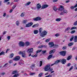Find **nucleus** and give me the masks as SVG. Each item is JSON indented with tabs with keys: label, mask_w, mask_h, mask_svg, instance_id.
<instances>
[{
	"label": "nucleus",
	"mask_w": 77,
	"mask_h": 77,
	"mask_svg": "<svg viewBox=\"0 0 77 77\" xmlns=\"http://www.w3.org/2000/svg\"><path fill=\"white\" fill-rule=\"evenodd\" d=\"M42 28H40L39 29V32L40 34V35L42 38L44 37L45 35H47V32L45 31H44L42 32ZM41 32L42 33H41Z\"/></svg>",
	"instance_id": "1"
},
{
	"label": "nucleus",
	"mask_w": 77,
	"mask_h": 77,
	"mask_svg": "<svg viewBox=\"0 0 77 77\" xmlns=\"http://www.w3.org/2000/svg\"><path fill=\"white\" fill-rule=\"evenodd\" d=\"M50 68H51L50 65L48 64L45 66L44 69L45 71H48Z\"/></svg>",
	"instance_id": "2"
},
{
	"label": "nucleus",
	"mask_w": 77,
	"mask_h": 77,
	"mask_svg": "<svg viewBox=\"0 0 77 77\" xmlns=\"http://www.w3.org/2000/svg\"><path fill=\"white\" fill-rule=\"evenodd\" d=\"M57 60H60V62H61L62 64H65V63H66V60L63 58L62 60L61 59Z\"/></svg>",
	"instance_id": "3"
},
{
	"label": "nucleus",
	"mask_w": 77,
	"mask_h": 77,
	"mask_svg": "<svg viewBox=\"0 0 77 77\" xmlns=\"http://www.w3.org/2000/svg\"><path fill=\"white\" fill-rule=\"evenodd\" d=\"M33 20L34 21H40V20H41V18L38 17L34 18Z\"/></svg>",
	"instance_id": "4"
},
{
	"label": "nucleus",
	"mask_w": 77,
	"mask_h": 77,
	"mask_svg": "<svg viewBox=\"0 0 77 77\" xmlns=\"http://www.w3.org/2000/svg\"><path fill=\"white\" fill-rule=\"evenodd\" d=\"M60 8H58L57 9L58 10V11H62L64 9V7L63 6V5H60Z\"/></svg>",
	"instance_id": "5"
},
{
	"label": "nucleus",
	"mask_w": 77,
	"mask_h": 77,
	"mask_svg": "<svg viewBox=\"0 0 77 77\" xmlns=\"http://www.w3.org/2000/svg\"><path fill=\"white\" fill-rule=\"evenodd\" d=\"M19 45L20 47H24L25 45V43L23 42H19Z\"/></svg>",
	"instance_id": "6"
},
{
	"label": "nucleus",
	"mask_w": 77,
	"mask_h": 77,
	"mask_svg": "<svg viewBox=\"0 0 77 77\" xmlns=\"http://www.w3.org/2000/svg\"><path fill=\"white\" fill-rule=\"evenodd\" d=\"M60 54L62 56H65L66 54V51H61L60 52Z\"/></svg>",
	"instance_id": "7"
},
{
	"label": "nucleus",
	"mask_w": 77,
	"mask_h": 77,
	"mask_svg": "<svg viewBox=\"0 0 77 77\" xmlns=\"http://www.w3.org/2000/svg\"><path fill=\"white\" fill-rule=\"evenodd\" d=\"M20 59V56H17L15 57L14 58L13 60L15 61H17V60H19Z\"/></svg>",
	"instance_id": "8"
},
{
	"label": "nucleus",
	"mask_w": 77,
	"mask_h": 77,
	"mask_svg": "<svg viewBox=\"0 0 77 77\" xmlns=\"http://www.w3.org/2000/svg\"><path fill=\"white\" fill-rule=\"evenodd\" d=\"M49 45H50L49 47H50V48H51V47H53L54 46V44L53 43V42H51L49 43Z\"/></svg>",
	"instance_id": "9"
},
{
	"label": "nucleus",
	"mask_w": 77,
	"mask_h": 77,
	"mask_svg": "<svg viewBox=\"0 0 77 77\" xmlns=\"http://www.w3.org/2000/svg\"><path fill=\"white\" fill-rule=\"evenodd\" d=\"M60 60H57L56 61H55V63L53 64H52L51 65V66H53L54 65H57V64H58L59 63H60Z\"/></svg>",
	"instance_id": "10"
},
{
	"label": "nucleus",
	"mask_w": 77,
	"mask_h": 77,
	"mask_svg": "<svg viewBox=\"0 0 77 77\" xmlns=\"http://www.w3.org/2000/svg\"><path fill=\"white\" fill-rule=\"evenodd\" d=\"M33 48H32L30 49H29L27 51L28 53H31L33 52Z\"/></svg>",
	"instance_id": "11"
},
{
	"label": "nucleus",
	"mask_w": 77,
	"mask_h": 77,
	"mask_svg": "<svg viewBox=\"0 0 77 77\" xmlns=\"http://www.w3.org/2000/svg\"><path fill=\"white\" fill-rule=\"evenodd\" d=\"M33 25V23L31 22L30 23L26 25V27H30Z\"/></svg>",
	"instance_id": "12"
},
{
	"label": "nucleus",
	"mask_w": 77,
	"mask_h": 77,
	"mask_svg": "<svg viewBox=\"0 0 77 77\" xmlns=\"http://www.w3.org/2000/svg\"><path fill=\"white\" fill-rule=\"evenodd\" d=\"M48 7V5L45 4V5H43L42 7V9H45V8H46Z\"/></svg>",
	"instance_id": "13"
},
{
	"label": "nucleus",
	"mask_w": 77,
	"mask_h": 77,
	"mask_svg": "<svg viewBox=\"0 0 77 77\" xmlns=\"http://www.w3.org/2000/svg\"><path fill=\"white\" fill-rule=\"evenodd\" d=\"M37 9L39 10L40 8H41V5L40 3H38L37 5Z\"/></svg>",
	"instance_id": "14"
},
{
	"label": "nucleus",
	"mask_w": 77,
	"mask_h": 77,
	"mask_svg": "<svg viewBox=\"0 0 77 77\" xmlns=\"http://www.w3.org/2000/svg\"><path fill=\"white\" fill-rule=\"evenodd\" d=\"M22 56L23 57H26V53H25V51H23V54H22Z\"/></svg>",
	"instance_id": "15"
},
{
	"label": "nucleus",
	"mask_w": 77,
	"mask_h": 77,
	"mask_svg": "<svg viewBox=\"0 0 77 77\" xmlns=\"http://www.w3.org/2000/svg\"><path fill=\"white\" fill-rule=\"evenodd\" d=\"M55 51H56V50H55V49L51 50V51H50L49 52V53L50 54H53V53H54V52H55Z\"/></svg>",
	"instance_id": "16"
},
{
	"label": "nucleus",
	"mask_w": 77,
	"mask_h": 77,
	"mask_svg": "<svg viewBox=\"0 0 77 77\" xmlns=\"http://www.w3.org/2000/svg\"><path fill=\"white\" fill-rule=\"evenodd\" d=\"M71 58H72V55H70L68 56L66 59V60H70Z\"/></svg>",
	"instance_id": "17"
},
{
	"label": "nucleus",
	"mask_w": 77,
	"mask_h": 77,
	"mask_svg": "<svg viewBox=\"0 0 77 77\" xmlns=\"http://www.w3.org/2000/svg\"><path fill=\"white\" fill-rule=\"evenodd\" d=\"M53 54H50L49 55V56L48 57L47 59L48 60H49V59H50L52 57H53Z\"/></svg>",
	"instance_id": "18"
},
{
	"label": "nucleus",
	"mask_w": 77,
	"mask_h": 77,
	"mask_svg": "<svg viewBox=\"0 0 77 77\" xmlns=\"http://www.w3.org/2000/svg\"><path fill=\"white\" fill-rule=\"evenodd\" d=\"M77 35L75 36L74 38V42H77Z\"/></svg>",
	"instance_id": "19"
},
{
	"label": "nucleus",
	"mask_w": 77,
	"mask_h": 77,
	"mask_svg": "<svg viewBox=\"0 0 77 77\" xmlns=\"http://www.w3.org/2000/svg\"><path fill=\"white\" fill-rule=\"evenodd\" d=\"M38 32H39V31L38 30H36L34 31V34H38Z\"/></svg>",
	"instance_id": "20"
},
{
	"label": "nucleus",
	"mask_w": 77,
	"mask_h": 77,
	"mask_svg": "<svg viewBox=\"0 0 77 77\" xmlns=\"http://www.w3.org/2000/svg\"><path fill=\"white\" fill-rule=\"evenodd\" d=\"M74 44V42H71L68 44V45L69 46V47H71L72 45H73Z\"/></svg>",
	"instance_id": "21"
},
{
	"label": "nucleus",
	"mask_w": 77,
	"mask_h": 77,
	"mask_svg": "<svg viewBox=\"0 0 77 77\" xmlns=\"http://www.w3.org/2000/svg\"><path fill=\"white\" fill-rule=\"evenodd\" d=\"M39 26V24H38V23H37L36 24L32 26V27L33 28V27H38Z\"/></svg>",
	"instance_id": "22"
},
{
	"label": "nucleus",
	"mask_w": 77,
	"mask_h": 77,
	"mask_svg": "<svg viewBox=\"0 0 77 77\" xmlns=\"http://www.w3.org/2000/svg\"><path fill=\"white\" fill-rule=\"evenodd\" d=\"M16 73L17 74L18 73V71H17V70H15L13 71L12 72V74H16Z\"/></svg>",
	"instance_id": "23"
},
{
	"label": "nucleus",
	"mask_w": 77,
	"mask_h": 77,
	"mask_svg": "<svg viewBox=\"0 0 77 77\" xmlns=\"http://www.w3.org/2000/svg\"><path fill=\"white\" fill-rule=\"evenodd\" d=\"M62 19L60 18H57V19H56V21H60Z\"/></svg>",
	"instance_id": "24"
},
{
	"label": "nucleus",
	"mask_w": 77,
	"mask_h": 77,
	"mask_svg": "<svg viewBox=\"0 0 77 77\" xmlns=\"http://www.w3.org/2000/svg\"><path fill=\"white\" fill-rule=\"evenodd\" d=\"M35 64H32V66H31V69H32V70H33V67H35Z\"/></svg>",
	"instance_id": "25"
},
{
	"label": "nucleus",
	"mask_w": 77,
	"mask_h": 77,
	"mask_svg": "<svg viewBox=\"0 0 77 77\" xmlns=\"http://www.w3.org/2000/svg\"><path fill=\"white\" fill-rule=\"evenodd\" d=\"M76 28L77 27L75 26L71 28L70 30H72L73 29H76Z\"/></svg>",
	"instance_id": "26"
},
{
	"label": "nucleus",
	"mask_w": 77,
	"mask_h": 77,
	"mask_svg": "<svg viewBox=\"0 0 77 77\" xmlns=\"http://www.w3.org/2000/svg\"><path fill=\"white\" fill-rule=\"evenodd\" d=\"M4 54H5V52H4L3 51H2L0 53V56H2V55H4Z\"/></svg>",
	"instance_id": "27"
},
{
	"label": "nucleus",
	"mask_w": 77,
	"mask_h": 77,
	"mask_svg": "<svg viewBox=\"0 0 77 77\" xmlns=\"http://www.w3.org/2000/svg\"><path fill=\"white\" fill-rule=\"evenodd\" d=\"M50 39H51L50 38H48V39H46L45 41V42H49V41H50Z\"/></svg>",
	"instance_id": "28"
},
{
	"label": "nucleus",
	"mask_w": 77,
	"mask_h": 77,
	"mask_svg": "<svg viewBox=\"0 0 77 77\" xmlns=\"http://www.w3.org/2000/svg\"><path fill=\"white\" fill-rule=\"evenodd\" d=\"M74 36L72 35V38L70 39V41H72L73 40V39H74Z\"/></svg>",
	"instance_id": "29"
},
{
	"label": "nucleus",
	"mask_w": 77,
	"mask_h": 77,
	"mask_svg": "<svg viewBox=\"0 0 77 77\" xmlns=\"http://www.w3.org/2000/svg\"><path fill=\"white\" fill-rule=\"evenodd\" d=\"M70 27H67L66 29H65V31H66V30L68 31V30H70Z\"/></svg>",
	"instance_id": "30"
},
{
	"label": "nucleus",
	"mask_w": 77,
	"mask_h": 77,
	"mask_svg": "<svg viewBox=\"0 0 77 77\" xmlns=\"http://www.w3.org/2000/svg\"><path fill=\"white\" fill-rule=\"evenodd\" d=\"M27 21L26 20H24L23 21V24H26V23H27Z\"/></svg>",
	"instance_id": "31"
},
{
	"label": "nucleus",
	"mask_w": 77,
	"mask_h": 77,
	"mask_svg": "<svg viewBox=\"0 0 77 77\" xmlns=\"http://www.w3.org/2000/svg\"><path fill=\"white\" fill-rule=\"evenodd\" d=\"M31 3V2H27L26 3V4H25V6H28V5H29Z\"/></svg>",
	"instance_id": "32"
},
{
	"label": "nucleus",
	"mask_w": 77,
	"mask_h": 77,
	"mask_svg": "<svg viewBox=\"0 0 77 77\" xmlns=\"http://www.w3.org/2000/svg\"><path fill=\"white\" fill-rule=\"evenodd\" d=\"M19 23L20 22H18V21H17L16 23V25L18 26H19V24H20Z\"/></svg>",
	"instance_id": "33"
},
{
	"label": "nucleus",
	"mask_w": 77,
	"mask_h": 77,
	"mask_svg": "<svg viewBox=\"0 0 77 77\" xmlns=\"http://www.w3.org/2000/svg\"><path fill=\"white\" fill-rule=\"evenodd\" d=\"M24 16V12L22 13L20 15V17H23Z\"/></svg>",
	"instance_id": "34"
},
{
	"label": "nucleus",
	"mask_w": 77,
	"mask_h": 77,
	"mask_svg": "<svg viewBox=\"0 0 77 77\" xmlns=\"http://www.w3.org/2000/svg\"><path fill=\"white\" fill-rule=\"evenodd\" d=\"M63 13H65L66 14H67V13H68V11H67L66 10H63Z\"/></svg>",
	"instance_id": "35"
},
{
	"label": "nucleus",
	"mask_w": 77,
	"mask_h": 77,
	"mask_svg": "<svg viewBox=\"0 0 77 77\" xmlns=\"http://www.w3.org/2000/svg\"><path fill=\"white\" fill-rule=\"evenodd\" d=\"M46 52H47V51H42V53L43 54H45V53H46Z\"/></svg>",
	"instance_id": "36"
},
{
	"label": "nucleus",
	"mask_w": 77,
	"mask_h": 77,
	"mask_svg": "<svg viewBox=\"0 0 77 77\" xmlns=\"http://www.w3.org/2000/svg\"><path fill=\"white\" fill-rule=\"evenodd\" d=\"M29 44L30 43H29V42H26L25 43V44H26V45L27 46L29 45Z\"/></svg>",
	"instance_id": "37"
},
{
	"label": "nucleus",
	"mask_w": 77,
	"mask_h": 77,
	"mask_svg": "<svg viewBox=\"0 0 77 77\" xmlns=\"http://www.w3.org/2000/svg\"><path fill=\"white\" fill-rule=\"evenodd\" d=\"M40 66L41 67L42 65V61H41L40 62Z\"/></svg>",
	"instance_id": "38"
},
{
	"label": "nucleus",
	"mask_w": 77,
	"mask_h": 77,
	"mask_svg": "<svg viewBox=\"0 0 77 77\" xmlns=\"http://www.w3.org/2000/svg\"><path fill=\"white\" fill-rule=\"evenodd\" d=\"M42 73H40L38 75V76L39 77H42Z\"/></svg>",
	"instance_id": "39"
},
{
	"label": "nucleus",
	"mask_w": 77,
	"mask_h": 77,
	"mask_svg": "<svg viewBox=\"0 0 77 77\" xmlns=\"http://www.w3.org/2000/svg\"><path fill=\"white\" fill-rule=\"evenodd\" d=\"M42 51V50H38L36 52V54H38V53H40V52Z\"/></svg>",
	"instance_id": "40"
},
{
	"label": "nucleus",
	"mask_w": 77,
	"mask_h": 77,
	"mask_svg": "<svg viewBox=\"0 0 77 77\" xmlns=\"http://www.w3.org/2000/svg\"><path fill=\"white\" fill-rule=\"evenodd\" d=\"M17 7V5H14L12 7L13 9H15Z\"/></svg>",
	"instance_id": "41"
},
{
	"label": "nucleus",
	"mask_w": 77,
	"mask_h": 77,
	"mask_svg": "<svg viewBox=\"0 0 77 77\" xmlns=\"http://www.w3.org/2000/svg\"><path fill=\"white\" fill-rule=\"evenodd\" d=\"M74 8H75L74 7V6H72L70 7V9H72V10H73V9H74Z\"/></svg>",
	"instance_id": "42"
},
{
	"label": "nucleus",
	"mask_w": 77,
	"mask_h": 77,
	"mask_svg": "<svg viewBox=\"0 0 77 77\" xmlns=\"http://www.w3.org/2000/svg\"><path fill=\"white\" fill-rule=\"evenodd\" d=\"M35 74V73L32 72L30 73V75H34Z\"/></svg>",
	"instance_id": "43"
},
{
	"label": "nucleus",
	"mask_w": 77,
	"mask_h": 77,
	"mask_svg": "<svg viewBox=\"0 0 77 77\" xmlns=\"http://www.w3.org/2000/svg\"><path fill=\"white\" fill-rule=\"evenodd\" d=\"M14 54H11L10 55V58H12V57H13V56H14Z\"/></svg>",
	"instance_id": "44"
},
{
	"label": "nucleus",
	"mask_w": 77,
	"mask_h": 77,
	"mask_svg": "<svg viewBox=\"0 0 77 77\" xmlns=\"http://www.w3.org/2000/svg\"><path fill=\"white\" fill-rule=\"evenodd\" d=\"M44 47V45H42L38 46V48H42V47Z\"/></svg>",
	"instance_id": "45"
},
{
	"label": "nucleus",
	"mask_w": 77,
	"mask_h": 77,
	"mask_svg": "<svg viewBox=\"0 0 77 77\" xmlns=\"http://www.w3.org/2000/svg\"><path fill=\"white\" fill-rule=\"evenodd\" d=\"M73 25L74 26H77V20L74 23Z\"/></svg>",
	"instance_id": "46"
},
{
	"label": "nucleus",
	"mask_w": 77,
	"mask_h": 77,
	"mask_svg": "<svg viewBox=\"0 0 77 77\" xmlns=\"http://www.w3.org/2000/svg\"><path fill=\"white\" fill-rule=\"evenodd\" d=\"M18 75H18V74H15V75H14L13 77H17V76H18Z\"/></svg>",
	"instance_id": "47"
},
{
	"label": "nucleus",
	"mask_w": 77,
	"mask_h": 77,
	"mask_svg": "<svg viewBox=\"0 0 77 77\" xmlns=\"http://www.w3.org/2000/svg\"><path fill=\"white\" fill-rule=\"evenodd\" d=\"M75 32V30H74L72 31L71 32V33L73 34V33H74Z\"/></svg>",
	"instance_id": "48"
},
{
	"label": "nucleus",
	"mask_w": 77,
	"mask_h": 77,
	"mask_svg": "<svg viewBox=\"0 0 77 77\" xmlns=\"http://www.w3.org/2000/svg\"><path fill=\"white\" fill-rule=\"evenodd\" d=\"M62 49L63 50H65V49H66V46H64L63 47Z\"/></svg>",
	"instance_id": "49"
},
{
	"label": "nucleus",
	"mask_w": 77,
	"mask_h": 77,
	"mask_svg": "<svg viewBox=\"0 0 77 77\" xmlns=\"http://www.w3.org/2000/svg\"><path fill=\"white\" fill-rule=\"evenodd\" d=\"M55 36H56V37H58V36H59V34L57 33L55 35Z\"/></svg>",
	"instance_id": "50"
},
{
	"label": "nucleus",
	"mask_w": 77,
	"mask_h": 77,
	"mask_svg": "<svg viewBox=\"0 0 77 77\" xmlns=\"http://www.w3.org/2000/svg\"><path fill=\"white\" fill-rule=\"evenodd\" d=\"M53 9L55 11H57V8H56V7H54Z\"/></svg>",
	"instance_id": "51"
},
{
	"label": "nucleus",
	"mask_w": 77,
	"mask_h": 77,
	"mask_svg": "<svg viewBox=\"0 0 77 77\" xmlns=\"http://www.w3.org/2000/svg\"><path fill=\"white\" fill-rule=\"evenodd\" d=\"M34 57H36L38 56V54H35V55H34Z\"/></svg>",
	"instance_id": "52"
},
{
	"label": "nucleus",
	"mask_w": 77,
	"mask_h": 77,
	"mask_svg": "<svg viewBox=\"0 0 77 77\" xmlns=\"http://www.w3.org/2000/svg\"><path fill=\"white\" fill-rule=\"evenodd\" d=\"M71 63H69L67 64V66H68V67L70 66H71Z\"/></svg>",
	"instance_id": "53"
},
{
	"label": "nucleus",
	"mask_w": 77,
	"mask_h": 77,
	"mask_svg": "<svg viewBox=\"0 0 77 77\" xmlns=\"http://www.w3.org/2000/svg\"><path fill=\"white\" fill-rule=\"evenodd\" d=\"M73 66H72L69 69V71H71V69H73Z\"/></svg>",
	"instance_id": "54"
},
{
	"label": "nucleus",
	"mask_w": 77,
	"mask_h": 77,
	"mask_svg": "<svg viewBox=\"0 0 77 77\" xmlns=\"http://www.w3.org/2000/svg\"><path fill=\"white\" fill-rule=\"evenodd\" d=\"M10 0H5L4 1V3H5V2H8V1H9Z\"/></svg>",
	"instance_id": "55"
},
{
	"label": "nucleus",
	"mask_w": 77,
	"mask_h": 77,
	"mask_svg": "<svg viewBox=\"0 0 77 77\" xmlns=\"http://www.w3.org/2000/svg\"><path fill=\"white\" fill-rule=\"evenodd\" d=\"M9 63H12V60H10L9 61Z\"/></svg>",
	"instance_id": "56"
},
{
	"label": "nucleus",
	"mask_w": 77,
	"mask_h": 77,
	"mask_svg": "<svg viewBox=\"0 0 77 77\" xmlns=\"http://www.w3.org/2000/svg\"><path fill=\"white\" fill-rule=\"evenodd\" d=\"M7 39H8V40H9V39H11V36H8L7 37Z\"/></svg>",
	"instance_id": "57"
},
{
	"label": "nucleus",
	"mask_w": 77,
	"mask_h": 77,
	"mask_svg": "<svg viewBox=\"0 0 77 77\" xmlns=\"http://www.w3.org/2000/svg\"><path fill=\"white\" fill-rule=\"evenodd\" d=\"M23 51L22 52V51H20L19 52V54H21L22 55V54H23Z\"/></svg>",
	"instance_id": "58"
},
{
	"label": "nucleus",
	"mask_w": 77,
	"mask_h": 77,
	"mask_svg": "<svg viewBox=\"0 0 77 77\" xmlns=\"http://www.w3.org/2000/svg\"><path fill=\"white\" fill-rule=\"evenodd\" d=\"M52 76L51 75H48L47 76V77H51Z\"/></svg>",
	"instance_id": "59"
},
{
	"label": "nucleus",
	"mask_w": 77,
	"mask_h": 77,
	"mask_svg": "<svg viewBox=\"0 0 77 77\" xmlns=\"http://www.w3.org/2000/svg\"><path fill=\"white\" fill-rule=\"evenodd\" d=\"M6 16V13H4V14H3V17H5V16Z\"/></svg>",
	"instance_id": "60"
},
{
	"label": "nucleus",
	"mask_w": 77,
	"mask_h": 77,
	"mask_svg": "<svg viewBox=\"0 0 77 77\" xmlns=\"http://www.w3.org/2000/svg\"><path fill=\"white\" fill-rule=\"evenodd\" d=\"M57 0H53V2H57Z\"/></svg>",
	"instance_id": "61"
},
{
	"label": "nucleus",
	"mask_w": 77,
	"mask_h": 77,
	"mask_svg": "<svg viewBox=\"0 0 77 77\" xmlns=\"http://www.w3.org/2000/svg\"><path fill=\"white\" fill-rule=\"evenodd\" d=\"M6 31H4L3 32V35H5V34H6Z\"/></svg>",
	"instance_id": "62"
},
{
	"label": "nucleus",
	"mask_w": 77,
	"mask_h": 77,
	"mask_svg": "<svg viewBox=\"0 0 77 77\" xmlns=\"http://www.w3.org/2000/svg\"><path fill=\"white\" fill-rule=\"evenodd\" d=\"M49 69V71H50L51 72L53 70V68L50 69Z\"/></svg>",
	"instance_id": "63"
},
{
	"label": "nucleus",
	"mask_w": 77,
	"mask_h": 77,
	"mask_svg": "<svg viewBox=\"0 0 77 77\" xmlns=\"http://www.w3.org/2000/svg\"><path fill=\"white\" fill-rule=\"evenodd\" d=\"M60 15H63V12H62L60 14Z\"/></svg>",
	"instance_id": "64"
}]
</instances>
